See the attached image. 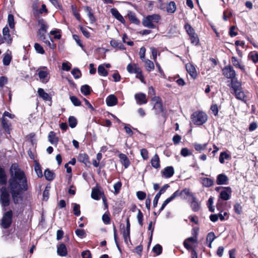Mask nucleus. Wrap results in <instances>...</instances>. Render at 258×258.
Returning a JSON list of instances; mask_svg holds the SVG:
<instances>
[{"instance_id":"nucleus-1","label":"nucleus","mask_w":258,"mask_h":258,"mask_svg":"<svg viewBox=\"0 0 258 258\" xmlns=\"http://www.w3.org/2000/svg\"><path fill=\"white\" fill-rule=\"evenodd\" d=\"M8 177L5 169L0 166V204L3 210H6L11 203V197L15 205L22 203L23 195L29 189L28 181L25 172L17 163L11 165Z\"/></svg>"},{"instance_id":"nucleus-2","label":"nucleus","mask_w":258,"mask_h":258,"mask_svg":"<svg viewBox=\"0 0 258 258\" xmlns=\"http://www.w3.org/2000/svg\"><path fill=\"white\" fill-rule=\"evenodd\" d=\"M230 88H232L233 92L232 94L234 95L235 98L242 102L246 103L247 96L245 93L242 90V85L240 82H233V84L231 85Z\"/></svg>"},{"instance_id":"nucleus-3","label":"nucleus","mask_w":258,"mask_h":258,"mask_svg":"<svg viewBox=\"0 0 258 258\" xmlns=\"http://www.w3.org/2000/svg\"><path fill=\"white\" fill-rule=\"evenodd\" d=\"M193 123L197 125L204 124L208 120V115L204 111L198 110L195 111L190 116Z\"/></svg>"},{"instance_id":"nucleus-4","label":"nucleus","mask_w":258,"mask_h":258,"mask_svg":"<svg viewBox=\"0 0 258 258\" xmlns=\"http://www.w3.org/2000/svg\"><path fill=\"white\" fill-rule=\"evenodd\" d=\"M13 212L11 209L5 212L0 220V226L2 228L7 229L12 225L13 222Z\"/></svg>"},{"instance_id":"nucleus-5","label":"nucleus","mask_w":258,"mask_h":258,"mask_svg":"<svg viewBox=\"0 0 258 258\" xmlns=\"http://www.w3.org/2000/svg\"><path fill=\"white\" fill-rule=\"evenodd\" d=\"M161 19V17L159 14H153L146 16L142 21V24L144 27L150 29H154L156 26L153 23H158Z\"/></svg>"},{"instance_id":"nucleus-6","label":"nucleus","mask_w":258,"mask_h":258,"mask_svg":"<svg viewBox=\"0 0 258 258\" xmlns=\"http://www.w3.org/2000/svg\"><path fill=\"white\" fill-rule=\"evenodd\" d=\"M199 228L198 227L193 228L191 230L192 237L187 238L183 241V244L184 247L188 250L192 249V246L189 243L198 242V236L199 234Z\"/></svg>"},{"instance_id":"nucleus-7","label":"nucleus","mask_w":258,"mask_h":258,"mask_svg":"<svg viewBox=\"0 0 258 258\" xmlns=\"http://www.w3.org/2000/svg\"><path fill=\"white\" fill-rule=\"evenodd\" d=\"M223 75L228 79H231V85L233 82H239L236 77V74L233 67L230 64L226 66L222 69Z\"/></svg>"},{"instance_id":"nucleus-8","label":"nucleus","mask_w":258,"mask_h":258,"mask_svg":"<svg viewBox=\"0 0 258 258\" xmlns=\"http://www.w3.org/2000/svg\"><path fill=\"white\" fill-rule=\"evenodd\" d=\"M151 101L155 102L153 108L155 110L156 114L164 112L165 108L163 106L162 100L160 96H154L152 98Z\"/></svg>"},{"instance_id":"nucleus-9","label":"nucleus","mask_w":258,"mask_h":258,"mask_svg":"<svg viewBox=\"0 0 258 258\" xmlns=\"http://www.w3.org/2000/svg\"><path fill=\"white\" fill-rule=\"evenodd\" d=\"M232 192L230 186L223 187V190L220 192L219 197L223 201H227L230 199Z\"/></svg>"},{"instance_id":"nucleus-10","label":"nucleus","mask_w":258,"mask_h":258,"mask_svg":"<svg viewBox=\"0 0 258 258\" xmlns=\"http://www.w3.org/2000/svg\"><path fill=\"white\" fill-rule=\"evenodd\" d=\"M77 160L79 162L84 163L86 167H90L91 163L87 153H80L77 157Z\"/></svg>"},{"instance_id":"nucleus-11","label":"nucleus","mask_w":258,"mask_h":258,"mask_svg":"<svg viewBox=\"0 0 258 258\" xmlns=\"http://www.w3.org/2000/svg\"><path fill=\"white\" fill-rule=\"evenodd\" d=\"M189 205L193 212H197L201 209V203L199 201L196 196L191 198Z\"/></svg>"},{"instance_id":"nucleus-12","label":"nucleus","mask_w":258,"mask_h":258,"mask_svg":"<svg viewBox=\"0 0 258 258\" xmlns=\"http://www.w3.org/2000/svg\"><path fill=\"white\" fill-rule=\"evenodd\" d=\"M231 61L235 68L239 69L242 73L246 74V72L244 65L242 64L236 57L232 56Z\"/></svg>"},{"instance_id":"nucleus-13","label":"nucleus","mask_w":258,"mask_h":258,"mask_svg":"<svg viewBox=\"0 0 258 258\" xmlns=\"http://www.w3.org/2000/svg\"><path fill=\"white\" fill-rule=\"evenodd\" d=\"M33 15L35 18L37 19L38 25L40 27L39 29H41L42 30H47L48 25H47L46 21L34 12H33Z\"/></svg>"},{"instance_id":"nucleus-14","label":"nucleus","mask_w":258,"mask_h":258,"mask_svg":"<svg viewBox=\"0 0 258 258\" xmlns=\"http://www.w3.org/2000/svg\"><path fill=\"white\" fill-rule=\"evenodd\" d=\"M162 176L166 178H169L172 177L174 174V168L171 166H167L161 171Z\"/></svg>"},{"instance_id":"nucleus-15","label":"nucleus","mask_w":258,"mask_h":258,"mask_svg":"<svg viewBox=\"0 0 258 258\" xmlns=\"http://www.w3.org/2000/svg\"><path fill=\"white\" fill-rule=\"evenodd\" d=\"M186 71L190 76V77L195 79L197 78L198 74L195 66L191 63H187L185 65Z\"/></svg>"},{"instance_id":"nucleus-16","label":"nucleus","mask_w":258,"mask_h":258,"mask_svg":"<svg viewBox=\"0 0 258 258\" xmlns=\"http://www.w3.org/2000/svg\"><path fill=\"white\" fill-rule=\"evenodd\" d=\"M135 98L137 103L139 105L144 104L147 103L146 95L143 93H137L135 95Z\"/></svg>"},{"instance_id":"nucleus-17","label":"nucleus","mask_w":258,"mask_h":258,"mask_svg":"<svg viewBox=\"0 0 258 258\" xmlns=\"http://www.w3.org/2000/svg\"><path fill=\"white\" fill-rule=\"evenodd\" d=\"M229 178L228 176L224 173H221L217 175L216 179V183L218 185H225L228 183Z\"/></svg>"},{"instance_id":"nucleus-18","label":"nucleus","mask_w":258,"mask_h":258,"mask_svg":"<svg viewBox=\"0 0 258 258\" xmlns=\"http://www.w3.org/2000/svg\"><path fill=\"white\" fill-rule=\"evenodd\" d=\"M57 253L60 256H66L68 254V250L63 243H60L57 245Z\"/></svg>"},{"instance_id":"nucleus-19","label":"nucleus","mask_w":258,"mask_h":258,"mask_svg":"<svg viewBox=\"0 0 258 258\" xmlns=\"http://www.w3.org/2000/svg\"><path fill=\"white\" fill-rule=\"evenodd\" d=\"M3 39L8 44H11L12 42V37L10 34V30L7 26H5L3 29Z\"/></svg>"},{"instance_id":"nucleus-20","label":"nucleus","mask_w":258,"mask_h":258,"mask_svg":"<svg viewBox=\"0 0 258 258\" xmlns=\"http://www.w3.org/2000/svg\"><path fill=\"white\" fill-rule=\"evenodd\" d=\"M112 15L122 24H124L125 21L122 16L119 13L116 8H112L110 10Z\"/></svg>"},{"instance_id":"nucleus-21","label":"nucleus","mask_w":258,"mask_h":258,"mask_svg":"<svg viewBox=\"0 0 258 258\" xmlns=\"http://www.w3.org/2000/svg\"><path fill=\"white\" fill-rule=\"evenodd\" d=\"M104 195L103 191H101L99 188L94 187L92 188L91 192V198L95 200H99L100 196Z\"/></svg>"},{"instance_id":"nucleus-22","label":"nucleus","mask_w":258,"mask_h":258,"mask_svg":"<svg viewBox=\"0 0 258 258\" xmlns=\"http://www.w3.org/2000/svg\"><path fill=\"white\" fill-rule=\"evenodd\" d=\"M150 162L152 166L155 169L160 168L161 167L160 158L157 153L152 157Z\"/></svg>"},{"instance_id":"nucleus-23","label":"nucleus","mask_w":258,"mask_h":258,"mask_svg":"<svg viewBox=\"0 0 258 258\" xmlns=\"http://www.w3.org/2000/svg\"><path fill=\"white\" fill-rule=\"evenodd\" d=\"M127 17L131 23H133L137 25L140 24V21L136 17V14L132 12L129 11L127 14Z\"/></svg>"},{"instance_id":"nucleus-24","label":"nucleus","mask_w":258,"mask_h":258,"mask_svg":"<svg viewBox=\"0 0 258 258\" xmlns=\"http://www.w3.org/2000/svg\"><path fill=\"white\" fill-rule=\"evenodd\" d=\"M127 72L130 74H137L141 69L138 66L137 63H129L126 67Z\"/></svg>"},{"instance_id":"nucleus-25","label":"nucleus","mask_w":258,"mask_h":258,"mask_svg":"<svg viewBox=\"0 0 258 258\" xmlns=\"http://www.w3.org/2000/svg\"><path fill=\"white\" fill-rule=\"evenodd\" d=\"M48 73L46 71L40 70L38 72V75L41 80L43 83H46L49 80V77H48Z\"/></svg>"},{"instance_id":"nucleus-26","label":"nucleus","mask_w":258,"mask_h":258,"mask_svg":"<svg viewBox=\"0 0 258 258\" xmlns=\"http://www.w3.org/2000/svg\"><path fill=\"white\" fill-rule=\"evenodd\" d=\"M37 92L39 96L42 98L43 100L45 101H51V97L47 93L45 92L43 89L38 88Z\"/></svg>"},{"instance_id":"nucleus-27","label":"nucleus","mask_w":258,"mask_h":258,"mask_svg":"<svg viewBox=\"0 0 258 258\" xmlns=\"http://www.w3.org/2000/svg\"><path fill=\"white\" fill-rule=\"evenodd\" d=\"M119 157L122 165L125 168H127L131 164V162L125 154L121 153L119 155Z\"/></svg>"},{"instance_id":"nucleus-28","label":"nucleus","mask_w":258,"mask_h":258,"mask_svg":"<svg viewBox=\"0 0 258 258\" xmlns=\"http://www.w3.org/2000/svg\"><path fill=\"white\" fill-rule=\"evenodd\" d=\"M117 98L114 95H109L106 99V104L108 106H114L117 103Z\"/></svg>"},{"instance_id":"nucleus-29","label":"nucleus","mask_w":258,"mask_h":258,"mask_svg":"<svg viewBox=\"0 0 258 258\" xmlns=\"http://www.w3.org/2000/svg\"><path fill=\"white\" fill-rule=\"evenodd\" d=\"M176 5L174 1H171L166 5V11L169 14H173L176 10Z\"/></svg>"},{"instance_id":"nucleus-30","label":"nucleus","mask_w":258,"mask_h":258,"mask_svg":"<svg viewBox=\"0 0 258 258\" xmlns=\"http://www.w3.org/2000/svg\"><path fill=\"white\" fill-rule=\"evenodd\" d=\"M84 10L88 13L87 15L89 18L90 23H94L96 21V19L93 13L92 12V8L89 6H86L85 7Z\"/></svg>"},{"instance_id":"nucleus-31","label":"nucleus","mask_w":258,"mask_h":258,"mask_svg":"<svg viewBox=\"0 0 258 258\" xmlns=\"http://www.w3.org/2000/svg\"><path fill=\"white\" fill-rule=\"evenodd\" d=\"M145 63V67L148 72H150L154 70L155 66L152 61L149 59H145L142 60Z\"/></svg>"},{"instance_id":"nucleus-32","label":"nucleus","mask_w":258,"mask_h":258,"mask_svg":"<svg viewBox=\"0 0 258 258\" xmlns=\"http://www.w3.org/2000/svg\"><path fill=\"white\" fill-rule=\"evenodd\" d=\"M44 175L45 179L48 181L53 180L55 177V173L53 171L50 170L48 168L44 170Z\"/></svg>"},{"instance_id":"nucleus-33","label":"nucleus","mask_w":258,"mask_h":258,"mask_svg":"<svg viewBox=\"0 0 258 258\" xmlns=\"http://www.w3.org/2000/svg\"><path fill=\"white\" fill-rule=\"evenodd\" d=\"M248 59L256 64L258 62V52L256 51H250L248 54Z\"/></svg>"},{"instance_id":"nucleus-34","label":"nucleus","mask_w":258,"mask_h":258,"mask_svg":"<svg viewBox=\"0 0 258 258\" xmlns=\"http://www.w3.org/2000/svg\"><path fill=\"white\" fill-rule=\"evenodd\" d=\"M123 208V203L121 202L116 203L115 204V206L113 208V215H119Z\"/></svg>"},{"instance_id":"nucleus-35","label":"nucleus","mask_w":258,"mask_h":258,"mask_svg":"<svg viewBox=\"0 0 258 258\" xmlns=\"http://www.w3.org/2000/svg\"><path fill=\"white\" fill-rule=\"evenodd\" d=\"M48 141L51 144H57L58 142V138L53 131H51L48 136Z\"/></svg>"},{"instance_id":"nucleus-36","label":"nucleus","mask_w":258,"mask_h":258,"mask_svg":"<svg viewBox=\"0 0 258 258\" xmlns=\"http://www.w3.org/2000/svg\"><path fill=\"white\" fill-rule=\"evenodd\" d=\"M202 184L203 186L209 187L214 184V181L212 179L208 177H203L202 179Z\"/></svg>"},{"instance_id":"nucleus-37","label":"nucleus","mask_w":258,"mask_h":258,"mask_svg":"<svg viewBox=\"0 0 258 258\" xmlns=\"http://www.w3.org/2000/svg\"><path fill=\"white\" fill-rule=\"evenodd\" d=\"M8 120L5 118L3 116V117L2 118V126L3 127V128L4 129V130L5 131V132L8 134H10V124H9L8 123Z\"/></svg>"},{"instance_id":"nucleus-38","label":"nucleus","mask_w":258,"mask_h":258,"mask_svg":"<svg viewBox=\"0 0 258 258\" xmlns=\"http://www.w3.org/2000/svg\"><path fill=\"white\" fill-rule=\"evenodd\" d=\"M91 91L92 89L88 85H84L81 87V92L85 96L90 95Z\"/></svg>"},{"instance_id":"nucleus-39","label":"nucleus","mask_w":258,"mask_h":258,"mask_svg":"<svg viewBox=\"0 0 258 258\" xmlns=\"http://www.w3.org/2000/svg\"><path fill=\"white\" fill-rule=\"evenodd\" d=\"M208 145V143H205L203 144H198L197 143H195L194 144V147L195 149L199 152H201L203 151H204Z\"/></svg>"},{"instance_id":"nucleus-40","label":"nucleus","mask_w":258,"mask_h":258,"mask_svg":"<svg viewBox=\"0 0 258 258\" xmlns=\"http://www.w3.org/2000/svg\"><path fill=\"white\" fill-rule=\"evenodd\" d=\"M34 169L38 177L41 178L43 177L41 165L36 160L35 161Z\"/></svg>"},{"instance_id":"nucleus-41","label":"nucleus","mask_w":258,"mask_h":258,"mask_svg":"<svg viewBox=\"0 0 258 258\" xmlns=\"http://www.w3.org/2000/svg\"><path fill=\"white\" fill-rule=\"evenodd\" d=\"M71 10L73 13V15L74 16V17L76 18L77 20L79 21H81V16L77 10V7L76 5H72L71 6Z\"/></svg>"},{"instance_id":"nucleus-42","label":"nucleus","mask_w":258,"mask_h":258,"mask_svg":"<svg viewBox=\"0 0 258 258\" xmlns=\"http://www.w3.org/2000/svg\"><path fill=\"white\" fill-rule=\"evenodd\" d=\"M102 220L103 222V223L106 224L108 225L111 222V219L110 217V213L108 210H107L103 215L102 217Z\"/></svg>"},{"instance_id":"nucleus-43","label":"nucleus","mask_w":258,"mask_h":258,"mask_svg":"<svg viewBox=\"0 0 258 258\" xmlns=\"http://www.w3.org/2000/svg\"><path fill=\"white\" fill-rule=\"evenodd\" d=\"M184 28L185 29L189 37H190V36L194 35L196 34L195 29L188 23L185 24L184 25Z\"/></svg>"},{"instance_id":"nucleus-44","label":"nucleus","mask_w":258,"mask_h":258,"mask_svg":"<svg viewBox=\"0 0 258 258\" xmlns=\"http://www.w3.org/2000/svg\"><path fill=\"white\" fill-rule=\"evenodd\" d=\"M113 235H114V239L115 243L116 244V247H117V249H118V250L120 252H121V247H120V246L118 243V236H117V230H116L115 226L114 224L113 225Z\"/></svg>"},{"instance_id":"nucleus-45","label":"nucleus","mask_w":258,"mask_h":258,"mask_svg":"<svg viewBox=\"0 0 258 258\" xmlns=\"http://www.w3.org/2000/svg\"><path fill=\"white\" fill-rule=\"evenodd\" d=\"M98 73L99 75L106 77L108 75V73L107 70L103 64H100L98 67Z\"/></svg>"},{"instance_id":"nucleus-46","label":"nucleus","mask_w":258,"mask_h":258,"mask_svg":"<svg viewBox=\"0 0 258 258\" xmlns=\"http://www.w3.org/2000/svg\"><path fill=\"white\" fill-rule=\"evenodd\" d=\"M183 195H185V196L183 197L184 199H186L187 197H189L191 198L195 196V194L192 192L190 189L188 188H184L182 190V196H183Z\"/></svg>"},{"instance_id":"nucleus-47","label":"nucleus","mask_w":258,"mask_h":258,"mask_svg":"<svg viewBox=\"0 0 258 258\" xmlns=\"http://www.w3.org/2000/svg\"><path fill=\"white\" fill-rule=\"evenodd\" d=\"M120 228L123 230L122 234L124 241L126 243H127V238H130V232L128 234L126 231H125V226L123 224H120Z\"/></svg>"},{"instance_id":"nucleus-48","label":"nucleus","mask_w":258,"mask_h":258,"mask_svg":"<svg viewBox=\"0 0 258 258\" xmlns=\"http://www.w3.org/2000/svg\"><path fill=\"white\" fill-rule=\"evenodd\" d=\"M12 57L11 54H5L3 59V62L5 66H9L12 60Z\"/></svg>"},{"instance_id":"nucleus-49","label":"nucleus","mask_w":258,"mask_h":258,"mask_svg":"<svg viewBox=\"0 0 258 258\" xmlns=\"http://www.w3.org/2000/svg\"><path fill=\"white\" fill-rule=\"evenodd\" d=\"M73 213L76 216H79L81 214L80 206L77 203H73Z\"/></svg>"},{"instance_id":"nucleus-50","label":"nucleus","mask_w":258,"mask_h":258,"mask_svg":"<svg viewBox=\"0 0 258 258\" xmlns=\"http://www.w3.org/2000/svg\"><path fill=\"white\" fill-rule=\"evenodd\" d=\"M230 158L229 154H227L226 152H223L220 153L219 156V162L223 164L224 163V159H229Z\"/></svg>"},{"instance_id":"nucleus-51","label":"nucleus","mask_w":258,"mask_h":258,"mask_svg":"<svg viewBox=\"0 0 258 258\" xmlns=\"http://www.w3.org/2000/svg\"><path fill=\"white\" fill-rule=\"evenodd\" d=\"M69 126L71 128H74L76 126L77 124V119L73 116H71L69 117L68 119Z\"/></svg>"},{"instance_id":"nucleus-52","label":"nucleus","mask_w":258,"mask_h":258,"mask_svg":"<svg viewBox=\"0 0 258 258\" xmlns=\"http://www.w3.org/2000/svg\"><path fill=\"white\" fill-rule=\"evenodd\" d=\"M152 250L156 255H159L162 252V247L160 244H157L153 247Z\"/></svg>"},{"instance_id":"nucleus-53","label":"nucleus","mask_w":258,"mask_h":258,"mask_svg":"<svg viewBox=\"0 0 258 258\" xmlns=\"http://www.w3.org/2000/svg\"><path fill=\"white\" fill-rule=\"evenodd\" d=\"M71 73L76 79H79L82 76L81 71L77 68H74Z\"/></svg>"},{"instance_id":"nucleus-54","label":"nucleus","mask_w":258,"mask_h":258,"mask_svg":"<svg viewBox=\"0 0 258 258\" xmlns=\"http://www.w3.org/2000/svg\"><path fill=\"white\" fill-rule=\"evenodd\" d=\"M70 98L74 106H80L81 105V101L76 96H71Z\"/></svg>"},{"instance_id":"nucleus-55","label":"nucleus","mask_w":258,"mask_h":258,"mask_svg":"<svg viewBox=\"0 0 258 258\" xmlns=\"http://www.w3.org/2000/svg\"><path fill=\"white\" fill-rule=\"evenodd\" d=\"M8 22L9 27L11 29H13L15 27V21H14V16L11 14L8 15Z\"/></svg>"},{"instance_id":"nucleus-56","label":"nucleus","mask_w":258,"mask_h":258,"mask_svg":"<svg viewBox=\"0 0 258 258\" xmlns=\"http://www.w3.org/2000/svg\"><path fill=\"white\" fill-rule=\"evenodd\" d=\"M191 43L195 45H198L199 44L200 40L198 35L196 33L195 35L189 37Z\"/></svg>"},{"instance_id":"nucleus-57","label":"nucleus","mask_w":258,"mask_h":258,"mask_svg":"<svg viewBox=\"0 0 258 258\" xmlns=\"http://www.w3.org/2000/svg\"><path fill=\"white\" fill-rule=\"evenodd\" d=\"M137 218L139 225L141 226H142L143 225L144 216L140 209H138V215Z\"/></svg>"},{"instance_id":"nucleus-58","label":"nucleus","mask_w":258,"mask_h":258,"mask_svg":"<svg viewBox=\"0 0 258 258\" xmlns=\"http://www.w3.org/2000/svg\"><path fill=\"white\" fill-rule=\"evenodd\" d=\"M36 12H35V13L39 14H47L48 13V10L46 8V6L45 4H42L41 5V7L39 10L36 9Z\"/></svg>"},{"instance_id":"nucleus-59","label":"nucleus","mask_w":258,"mask_h":258,"mask_svg":"<svg viewBox=\"0 0 258 258\" xmlns=\"http://www.w3.org/2000/svg\"><path fill=\"white\" fill-rule=\"evenodd\" d=\"M121 186H122V183L120 181L117 182L116 183H115L114 184V185H113V187H114V194L115 195H117L119 193L120 190L121 188Z\"/></svg>"},{"instance_id":"nucleus-60","label":"nucleus","mask_w":258,"mask_h":258,"mask_svg":"<svg viewBox=\"0 0 258 258\" xmlns=\"http://www.w3.org/2000/svg\"><path fill=\"white\" fill-rule=\"evenodd\" d=\"M234 211L238 215H241L242 212V207L239 203H236L234 205Z\"/></svg>"},{"instance_id":"nucleus-61","label":"nucleus","mask_w":258,"mask_h":258,"mask_svg":"<svg viewBox=\"0 0 258 258\" xmlns=\"http://www.w3.org/2000/svg\"><path fill=\"white\" fill-rule=\"evenodd\" d=\"M34 48L36 52L40 54H43L45 53V51L43 47L38 43H35Z\"/></svg>"},{"instance_id":"nucleus-62","label":"nucleus","mask_w":258,"mask_h":258,"mask_svg":"<svg viewBox=\"0 0 258 258\" xmlns=\"http://www.w3.org/2000/svg\"><path fill=\"white\" fill-rule=\"evenodd\" d=\"M49 187L46 186L43 192V200L44 201H47L49 199Z\"/></svg>"},{"instance_id":"nucleus-63","label":"nucleus","mask_w":258,"mask_h":258,"mask_svg":"<svg viewBox=\"0 0 258 258\" xmlns=\"http://www.w3.org/2000/svg\"><path fill=\"white\" fill-rule=\"evenodd\" d=\"M141 155L144 160H147L149 158V152L148 151L145 149L143 148L141 150Z\"/></svg>"},{"instance_id":"nucleus-64","label":"nucleus","mask_w":258,"mask_h":258,"mask_svg":"<svg viewBox=\"0 0 258 258\" xmlns=\"http://www.w3.org/2000/svg\"><path fill=\"white\" fill-rule=\"evenodd\" d=\"M75 233L80 238H83L86 236L85 231L83 229H77L75 230Z\"/></svg>"}]
</instances>
